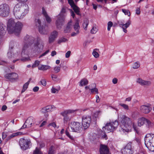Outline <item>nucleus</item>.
I'll list each match as a JSON object with an SVG mask.
<instances>
[{"mask_svg": "<svg viewBox=\"0 0 154 154\" xmlns=\"http://www.w3.org/2000/svg\"><path fill=\"white\" fill-rule=\"evenodd\" d=\"M34 39L30 37L29 35H26L24 38L23 45V47L21 55L23 57L21 59L23 61L29 60L28 57L30 53L36 52L38 49H42L44 46L43 41L39 37L36 38V42L33 44Z\"/></svg>", "mask_w": 154, "mask_h": 154, "instance_id": "f257e3e1", "label": "nucleus"}, {"mask_svg": "<svg viewBox=\"0 0 154 154\" xmlns=\"http://www.w3.org/2000/svg\"><path fill=\"white\" fill-rule=\"evenodd\" d=\"M29 10V7L27 5L25 4L22 5L20 3H18L14 7L13 13L16 19H20L28 13Z\"/></svg>", "mask_w": 154, "mask_h": 154, "instance_id": "f03ea898", "label": "nucleus"}, {"mask_svg": "<svg viewBox=\"0 0 154 154\" xmlns=\"http://www.w3.org/2000/svg\"><path fill=\"white\" fill-rule=\"evenodd\" d=\"M23 25L19 22L16 23L13 19H9L7 24V29L10 34L14 33L16 35H18L20 33Z\"/></svg>", "mask_w": 154, "mask_h": 154, "instance_id": "7ed1b4c3", "label": "nucleus"}, {"mask_svg": "<svg viewBox=\"0 0 154 154\" xmlns=\"http://www.w3.org/2000/svg\"><path fill=\"white\" fill-rule=\"evenodd\" d=\"M119 120L121 122V130L123 132L129 131L131 129L132 125L131 120L128 117L123 114H120L118 116Z\"/></svg>", "mask_w": 154, "mask_h": 154, "instance_id": "20e7f679", "label": "nucleus"}, {"mask_svg": "<svg viewBox=\"0 0 154 154\" xmlns=\"http://www.w3.org/2000/svg\"><path fill=\"white\" fill-rule=\"evenodd\" d=\"M118 125V121H115L114 122L107 123L105 126L103 127L102 131H100L99 134L102 138L107 139V135L106 134V132L112 131L116 129Z\"/></svg>", "mask_w": 154, "mask_h": 154, "instance_id": "39448f33", "label": "nucleus"}, {"mask_svg": "<svg viewBox=\"0 0 154 154\" xmlns=\"http://www.w3.org/2000/svg\"><path fill=\"white\" fill-rule=\"evenodd\" d=\"M145 143L149 150L154 152V134H147L145 139Z\"/></svg>", "mask_w": 154, "mask_h": 154, "instance_id": "423d86ee", "label": "nucleus"}, {"mask_svg": "<svg viewBox=\"0 0 154 154\" xmlns=\"http://www.w3.org/2000/svg\"><path fill=\"white\" fill-rule=\"evenodd\" d=\"M66 11V8L64 7L62 8L60 14L57 16V19L55 24L57 28L60 29L61 28L64 21Z\"/></svg>", "mask_w": 154, "mask_h": 154, "instance_id": "0eeeda50", "label": "nucleus"}, {"mask_svg": "<svg viewBox=\"0 0 154 154\" xmlns=\"http://www.w3.org/2000/svg\"><path fill=\"white\" fill-rule=\"evenodd\" d=\"M70 127L72 132L80 133L83 130L82 124L77 122H72L70 123Z\"/></svg>", "mask_w": 154, "mask_h": 154, "instance_id": "6e6552de", "label": "nucleus"}, {"mask_svg": "<svg viewBox=\"0 0 154 154\" xmlns=\"http://www.w3.org/2000/svg\"><path fill=\"white\" fill-rule=\"evenodd\" d=\"M9 11V7L7 4H4L0 5V16L6 17L8 15Z\"/></svg>", "mask_w": 154, "mask_h": 154, "instance_id": "1a4fd4ad", "label": "nucleus"}, {"mask_svg": "<svg viewBox=\"0 0 154 154\" xmlns=\"http://www.w3.org/2000/svg\"><path fill=\"white\" fill-rule=\"evenodd\" d=\"M122 154H133L134 150L131 143H128L126 146L121 150Z\"/></svg>", "mask_w": 154, "mask_h": 154, "instance_id": "9d476101", "label": "nucleus"}, {"mask_svg": "<svg viewBox=\"0 0 154 154\" xmlns=\"http://www.w3.org/2000/svg\"><path fill=\"white\" fill-rule=\"evenodd\" d=\"M30 142L27 140L21 138L19 141V144L21 149L26 150L29 147Z\"/></svg>", "mask_w": 154, "mask_h": 154, "instance_id": "9b49d317", "label": "nucleus"}, {"mask_svg": "<svg viewBox=\"0 0 154 154\" xmlns=\"http://www.w3.org/2000/svg\"><path fill=\"white\" fill-rule=\"evenodd\" d=\"M58 32L54 30L51 32L48 38V42L49 44L53 43L57 38Z\"/></svg>", "mask_w": 154, "mask_h": 154, "instance_id": "f8f14e48", "label": "nucleus"}, {"mask_svg": "<svg viewBox=\"0 0 154 154\" xmlns=\"http://www.w3.org/2000/svg\"><path fill=\"white\" fill-rule=\"evenodd\" d=\"M152 109L149 104L142 105L140 107V111L144 113H148Z\"/></svg>", "mask_w": 154, "mask_h": 154, "instance_id": "ddd939ff", "label": "nucleus"}, {"mask_svg": "<svg viewBox=\"0 0 154 154\" xmlns=\"http://www.w3.org/2000/svg\"><path fill=\"white\" fill-rule=\"evenodd\" d=\"M118 23L120 26V27L122 28L124 32L126 33L127 31L126 29L131 25V21L130 20H128L125 24H124V23L122 21H118Z\"/></svg>", "mask_w": 154, "mask_h": 154, "instance_id": "4468645a", "label": "nucleus"}, {"mask_svg": "<svg viewBox=\"0 0 154 154\" xmlns=\"http://www.w3.org/2000/svg\"><path fill=\"white\" fill-rule=\"evenodd\" d=\"M18 75L14 72L7 74L5 75V78L9 79L12 80L13 81H15L16 79H18Z\"/></svg>", "mask_w": 154, "mask_h": 154, "instance_id": "2eb2a0df", "label": "nucleus"}, {"mask_svg": "<svg viewBox=\"0 0 154 154\" xmlns=\"http://www.w3.org/2000/svg\"><path fill=\"white\" fill-rule=\"evenodd\" d=\"M55 109V107L54 106L48 105L42 108L41 111L42 113H45L51 112Z\"/></svg>", "mask_w": 154, "mask_h": 154, "instance_id": "dca6fc26", "label": "nucleus"}, {"mask_svg": "<svg viewBox=\"0 0 154 154\" xmlns=\"http://www.w3.org/2000/svg\"><path fill=\"white\" fill-rule=\"evenodd\" d=\"M100 154H109V149L106 145H101L100 149Z\"/></svg>", "mask_w": 154, "mask_h": 154, "instance_id": "f3484780", "label": "nucleus"}, {"mask_svg": "<svg viewBox=\"0 0 154 154\" xmlns=\"http://www.w3.org/2000/svg\"><path fill=\"white\" fill-rule=\"evenodd\" d=\"M35 119L32 116L28 117L26 120L25 123L28 124V127H30L32 126V124L35 123Z\"/></svg>", "mask_w": 154, "mask_h": 154, "instance_id": "a211bd4d", "label": "nucleus"}, {"mask_svg": "<svg viewBox=\"0 0 154 154\" xmlns=\"http://www.w3.org/2000/svg\"><path fill=\"white\" fill-rule=\"evenodd\" d=\"M39 32L41 34H47L48 33V27L46 26H42L38 28Z\"/></svg>", "mask_w": 154, "mask_h": 154, "instance_id": "6ab92c4d", "label": "nucleus"}, {"mask_svg": "<svg viewBox=\"0 0 154 154\" xmlns=\"http://www.w3.org/2000/svg\"><path fill=\"white\" fill-rule=\"evenodd\" d=\"M42 13L45 17L48 23H50L51 21V18L48 16L44 8H42Z\"/></svg>", "mask_w": 154, "mask_h": 154, "instance_id": "aec40b11", "label": "nucleus"}, {"mask_svg": "<svg viewBox=\"0 0 154 154\" xmlns=\"http://www.w3.org/2000/svg\"><path fill=\"white\" fill-rule=\"evenodd\" d=\"M72 23V20H71L68 23L67 25L64 30V33H68L70 32L71 30Z\"/></svg>", "mask_w": 154, "mask_h": 154, "instance_id": "412c9836", "label": "nucleus"}, {"mask_svg": "<svg viewBox=\"0 0 154 154\" xmlns=\"http://www.w3.org/2000/svg\"><path fill=\"white\" fill-rule=\"evenodd\" d=\"M78 110H65L63 112H61L60 113V115L64 117L67 116V115L70 113H73L76 111Z\"/></svg>", "mask_w": 154, "mask_h": 154, "instance_id": "4be33fe9", "label": "nucleus"}, {"mask_svg": "<svg viewBox=\"0 0 154 154\" xmlns=\"http://www.w3.org/2000/svg\"><path fill=\"white\" fill-rule=\"evenodd\" d=\"M145 121H146V119L143 117L139 119L137 122L138 126L141 127L145 123Z\"/></svg>", "mask_w": 154, "mask_h": 154, "instance_id": "5701e85b", "label": "nucleus"}, {"mask_svg": "<svg viewBox=\"0 0 154 154\" xmlns=\"http://www.w3.org/2000/svg\"><path fill=\"white\" fill-rule=\"evenodd\" d=\"M88 83V80L86 78L82 79L79 82V85L81 86L87 85Z\"/></svg>", "mask_w": 154, "mask_h": 154, "instance_id": "b1692460", "label": "nucleus"}, {"mask_svg": "<svg viewBox=\"0 0 154 154\" xmlns=\"http://www.w3.org/2000/svg\"><path fill=\"white\" fill-rule=\"evenodd\" d=\"M91 117L89 116H82V121H84V120L86 122H91Z\"/></svg>", "mask_w": 154, "mask_h": 154, "instance_id": "393cba45", "label": "nucleus"}, {"mask_svg": "<svg viewBox=\"0 0 154 154\" xmlns=\"http://www.w3.org/2000/svg\"><path fill=\"white\" fill-rule=\"evenodd\" d=\"M51 67L48 65H41L38 67V69L42 70H45L48 69H50Z\"/></svg>", "mask_w": 154, "mask_h": 154, "instance_id": "a878e982", "label": "nucleus"}, {"mask_svg": "<svg viewBox=\"0 0 154 154\" xmlns=\"http://www.w3.org/2000/svg\"><path fill=\"white\" fill-rule=\"evenodd\" d=\"M21 133L19 132H17L13 133L11 135L8 136L7 138V140H10L11 138L15 137L17 136L21 135Z\"/></svg>", "mask_w": 154, "mask_h": 154, "instance_id": "bb28decb", "label": "nucleus"}, {"mask_svg": "<svg viewBox=\"0 0 154 154\" xmlns=\"http://www.w3.org/2000/svg\"><path fill=\"white\" fill-rule=\"evenodd\" d=\"M75 13L78 15H80V8L77 6L75 5L71 7Z\"/></svg>", "mask_w": 154, "mask_h": 154, "instance_id": "cd10ccee", "label": "nucleus"}, {"mask_svg": "<svg viewBox=\"0 0 154 154\" xmlns=\"http://www.w3.org/2000/svg\"><path fill=\"white\" fill-rule=\"evenodd\" d=\"M91 122H86L85 121H82V126H83L84 129H86L90 126Z\"/></svg>", "mask_w": 154, "mask_h": 154, "instance_id": "c85d7f7f", "label": "nucleus"}, {"mask_svg": "<svg viewBox=\"0 0 154 154\" xmlns=\"http://www.w3.org/2000/svg\"><path fill=\"white\" fill-rule=\"evenodd\" d=\"M89 21L88 20L85 19L84 20V22L83 24V26L84 29L85 30H86L87 29V26L88 25Z\"/></svg>", "mask_w": 154, "mask_h": 154, "instance_id": "c756f323", "label": "nucleus"}, {"mask_svg": "<svg viewBox=\"0 0 154 154\" xmlns=\"http://www.w3.org/2000/svg\"><path fill=\"white\" fill-rule=\"evenodd\" d=\"M5 32L4 29V25L2 23L0 22V35L3 34Z\"/></svg>", "mask_w": 154, "mask_h": 154, "instance_id": "7c9ffc66", "label": "nucleus"}, {"mask_svg": "<svg viewBox=\"0 0 154 154\" xmlns=\"http://www.w3.org/2000/svg\"><path fill=\"white\" fill-rule=\"evenodd\" d=\"M68 41V39L66 38L62 37L59 38L57 41V43L59 44H60L61 43L65 42Z\"/></svg>", "mask_w": 154, "mask_h": 154, "instance_id": "2f4dec72", "label": "nucleus"}, {"mask_svg": "<svg viewBox=\"0 0 154 154\" xmlns=\"http://www.w3.org/2000/svg\"><path fill=\"white\" fill-rule=\"evenodd\" d=\"M145 124L147 127L149 128L151 127L152 124L151 122L149 120L146 119V121H145Z\"/></svg>", "mask_w": 154, "mask_h": 154, "instance_id": "473e14b6", "label": "nucleus"}, {"mask_svg": "<svg viewBox=\"0 0 154 154\" xmlns=\"http://www.w3.org/2000/svg\"><path fill=\"white\" fill-rule=\"evenodd\" d=\"M29 85V82H27L23 86V89L21 91V93H23V92H24L27 89Z\"/></svg>", "mask_w": 154, "mask_h": 154, "instance_id": "72a5a7b5", "label": "nucleus"}, {"mask_svg": "<svg viewBox=\"0 0 154 154\" xmlns=\"http://www.w3.org/2000/svg\"><path fill=\"white\" fill-rule=\"evenodd\" d=\"M74 28L75 31H77L78 30H79L80 28L79 25V22L78 21L76 22L74 26Z\"/></svg>", "mask_w": 154, "mask_h": 154, "instance_id": "f704fd0d", "label": "nucleus"}, {"mask_svg": "<svg viewBox=\"0 0 154 154\" xmlns=\"http://www.w3.org/2000/svg\"><path fill=\"white\" fill-rule=\"evenodd\" d=\"M54 147L51 146L49 148L48 154H54Z\"/></svg>", "mask_w": 154, "mask_h": 154, "instance_id": "c9c22d12", "label": "nucleus"}, {"mask_svg": "<svg viewBox=\"0 0 154 154\" xmlns=\"http://www.w3.org/2000/svg\"><path fill=\"white\" fill-rule=\"evenodd\" d=\"M35 25L38 27V29L40 26H41V21L39 19L35 20Z\"/></svg>", "mask_w": 154, "mask_h": 154, "instance_id": "e433bc0d", "label": "nucleus"}, {"mask_svg": "<svg viewBox=\"0 0 154 154\" xmlns=\"http://www.w3.org/2000/svg\"><path fill=\"white\" fill-rule=\"evenodd\" d=\"M98 30V28L94 26L91 30V34H95Z\"/></svg>", "mask_w": 154, "mask_h": 154, "instance_id": "4c0bfd02", "label": "nucleus"}, {"mask_svg": "<svg viewBox=\"0 0 154 154\" xmlns=\"http://www.w3.org/2000/svg\"><path fill=\"white\" fill-rule=\"evenodd\" d=\"M143 82L142 86H150L151 84V82L149 81L144 80Z\"/></svg>", "mask_w": 154, "mask_h": 154, "instance_id": "58836bf2", "label": "nucleus"}, {"mask_svg": "<svg viewBox=\"0 0 154 154\" xmlns=\"http://www.w3.org/2000/svg\"><path fill=\"white\" fill-rule=\"evenodd\" d=\"M17 55H16V54H12V53L11 52H9L8 53V58H12V57H17Z\"/></svg>", "mask_w": 154, "mask_h": 154, "instance_id": "ea45409f", "label": "nucleus"}, {"mask_svg": "<svg viewBox=\"0 0 154 154\" xmlns=\"http://www.w3.org/2000/svg\"><path fill=\"white\" fill-rule=\"evenodd\" d=\"M140 66V64L138 62L135 63L133 65V68L134 69H137Z\"/></svg>", "mask_w": 154, "mask_h": 154, "instance_id": "a19ab883", "label": "nucleus"}, {"mask_svg": "<svg viewBox=\"0 0 154 154\" xmlns=\"http://www.w3.org/2000/svg\"><path fill=\"white\" fill-rule=\"evenodd\" d=\"M119 105L121 106L125 110H128L129 109L128 106L127 104L120 103L119 104Z\"/></svg>", "mask_w": 154, "mask_h": 154, "instance_id": "79ce46f5", "label": "nucleus"}, {"mask_svg": "<svg viewBox=\"0 0 154 154\" xmlns=\"http://www.w3.org/2000/svg\"><path fill=\"white\" fill-rule=\"evenodd\" d=\"M33 154H42L40 150L37 147L33 152Z\"/></svg>", "mask_w": 154, "mask_h": 154, "instance_id": "37998d69", "label": "nucleus"}, {"mask_svg": "<svg viewBox=\"0 0 154 154\" xmlns=\"http://www.w3.org/2000/svg\"><path fill=\"white\" fill-rule=\"evenodd\" d=\"M143 80L140 78H138L137 80V82L141 85H142L143 83Z\"/></svg>", "mask_w": 154, "mask_h": 154, "instance_id": "c03bdc74", "label": "nucleus"}, {"mask_svg": "<svg viewBox=\"0 0 154 154\" xmlns=\"http://www.w3.org/2000/svg\"><path fill=\"white\" fill-rule=\"evenodd\" d=\"M113 23L111 21H109L107 23V30L108 31H110L111 27L112 26Z\"/></svg>", "mask_w": 154, "mask_h": 154, "instance_id": "a18cd8bd", "label": "nucleus"}, {"mask_svg": "<svg viewBox=\"0 0 154 154\" xmlns=\"http://www.w3.org/2000/svg\"><path fill=\"white\" fill-rule=\"evenodd\" d=\"M90 90H91V93L95 92L96 94H97L98 93V89L95 87L91 88Z\"/></svg>", "mask_w": 154, "mask_h": 154, "instance_id": "49530a36", "label": "nucleus"}, {"mask_svg": "<svg viewBox=\"0 0 154 154\" xmlns=\"http://www.w3.org/2000/svg\"><path fill=\"white\" fill-rule=\"evenodd\" d=\"M40 63V62L39 61H35L34 63L32 65V68H35L38 66Z\"/></svg>", "mask_w": 154, "mask_h": 154, "instance_id": "de8ad7c7", "label": "nucleus"}, {"mask_svg": "<svg viewBox=\"0 0 154 154\" xmlns=\"http://www.w3.org/2000/svg\"><path fill=\"white\" fill-rule=\"evenodd\" d=\"M54 70L56 73L59 72L60 70V67L59 66H55L54 68Z\"/></svg>", "mask_w": 154, "mask_h": 154, "instance_id": "09e8293b", "label": "nucleus"}, {"mask_svg": "<svg viewBox=\"0 0 154 154\" xmlns=\"http://www.w3.org/2000/svg\"><path fill=\"white\" fill-rule=\"evenodd\" d=\"M92 54L96 58H97L99 57V55L98 53L96 51H94L92 53Z\"/></svg>", "mask_w": 154, "mask_h": 154, "instance_id": "8fccbe9b", "label": "nucleus"}, {"mask_svg": "<svg viewBox=\"0 0 154 154\" xmlns=\"http://www.w3.org/2000/svg\"><path fill=\"white\" fill-rule=\"evenodd\" d=\"M51 78L53 80L55 81H57L58 80V79H57V76L54 74L51 75Z\"/></svg>", "mask_w": 154, "mask_h": 154, "instance_id": "3c124183", "label": "nucleus"}, {"mask_svg": "<svg viewBox=\"0 0 154 154\" xmlns=\"http://www.w3.org/2000/svg\"><path fill=\"white\" fill-rule=\"evenodd\" d=\"M70 118L67 116L64 117L63 120L64 123H66L68 121H69Z\"/></svg>", "mask_w": 154, "mask_h": 154, "instance_id": "603ef678", "label": "nucleus"}, {"mask_svg": "<svg viewBox=\"0 0 154 154\" xmlns=\"http://www.w3.org/2000/svg\"><path fill=\"white\" fill-rule=\"evenodd\" d=\"M122 11L124 12L125 15H127L128 16L130 15V13L128 10L125 9H122Z\"/></svg>", "mask_w": 154, "mask_h": 154, "instance_id": "864d4df0", "label": "nucleus"}, {"mask_svg": "<svg viewBox=\"0 0 154 154\" xmlns=\"http://www.w3.org/2000/svg\"><path fill=\"white\" fill-rule=\"evenodd\" d=\"M68 2L71 7L75 5L73 0H68Z\"/></svg>", "mask_w": 154, "mask_h": 154, "instance_id": "5fc2aeb1", "label": "nucleus"}, {"mask_svg": "<svg viewBox=\"0 0 154 154\" xmlns=\"http://www.w3.org/2000/svg\"><path fill=\"white\" fill-rule=\"evenodd\" d=\"M41 84L44 86H45L46 85V82L45 79H42L40 81Z\"/></svg>", "mask_w": 154, "mask_h": 154, "instance_id": "6e6d98bb", "label": "nucleus"}, {"mask_svg": "<svg viewBox=\"0 0 154 154\" xmlns=\"http://www.w3.org/2000/svg\"><path fill=\"white\" fill-rule=\"evenodd\" d=\"M66 134L69 138L72 140H73V138L69 134V132L66 130Z\"/></svg>", "mask_w": 154, "mask_h": 154, "instance_id": "4d7b16f0", "label": "nucleus"}, {"mask_svg": "<svg viewBox=\"0 0 154 154\" xmlns=\"http://www.w3.org/2000/svg\"><path fill=\"white\" fill-rule=\"evenodd\" d=\"M76 31V32H73L72 33V34L71 35L72 36H75L79 33V30H78L77 31Z\"/></svg>", "mask_w": 154, "mask_h": 154, "instance_id": "13d9d810", "label": "nucleus"}, {"mask_svg": "<svg viewBox=\"0 0 154 154\" xmlns=\"http://www.w3.org/2000/svg\"><path fill=\"white\" fill-rule=\"evenodd\" d=\"M51 92L53 93H57L58 91V90L57 89L54 88L52 87L51 89Z\"/></svg>", "mask_w": 154, "mask_h": 154, "instance_id": "bf43d9fd", "label": "nucleus"}, {"mask_svg": "<svg viewBox=\"0 0 154 154\" xmlns=\"http://www.w3.org/2000/svg\"><path fill=\"white\" fill-rule=\"evenodd\" d=\"M71 54V51H68L65 54V57L66 58H68L69 57Z\"/></svg>", "mask_w": 154, "mask_h": 154, "instance_id": "052dcab7", "label": "nucleus"}, {"mask_svg": "<svg viewBox=\"0 0 154 154\" xmlns=\"http://www.w3.org/2000/svg\"><path fill=\"white\" fill-rule=\"evenodd\" d=\"M50 126H52L54 128L57 127V125L56 123L54 122H53L51 123L50 124L48 125V126L49 127Z\"/></svg>", "mask_w": 154, "mask_h": 154, "instance_id": "680f3d73", "label": "nucleus"}, {"mask_svg": "<svg viewBox=\"0 0 154 154\" xmlns=\"http://www.w3.org/2000/svg\"><path fill=\"white\" fill-rule=\"evenodd\" d=\"M49 52V50H48L46 51L44 53H43L41 55H40V56L39 57V58H40L45 55L46 54H48Z\"/></svg>", "mask_w": 154, "mask_h": 154, "instance_id": "e2e57ef3", "label": "nucleus"}, {"mask_svg": "<svg viewBox=\"0 0 154 154\" xmlns=\"http://www.w3.org/2000/svg\"><path fill=\"white\" fill-rule=\"evenodd\" d=\"M95 97L96 98V102L97 103H99L100 100V98H99V96L97 95H96Z\"/></svg>", "mask_w": 154, "mask_h": 154, "instance_id": "0e129e2a", "label": "nucleus"}, {"mask_svg": "<svg viewBox=\"0 0 154 154\" xmlns=\"http://www.w3.org/2000/svg\"><path fill=\"white\" fill-rule=\"evenodd\" d=\"M140 13V8H138L136 10V14L137 15H139Z\"/></svg>", "mask_w": 154, "mask_h": 154, "instance_id": "69168bd1", "label": "nucleus"}, {"mask_svg": "<svg viewBox=\"0 0 154 154\" xmlns=\"http://www.w3.org/2000/svg\"><path fill=\"white\" fill-rule=\"evenodd\" d=\"M39 88L38 87L36 86L34 87L33 89V91L35 92H37L38 91Z\"/></svg>", "mask_w": 154, "mask_h": 154, "instance_id": "338daca9", "label": "nucleus"}, {"mask_svg": "<svg viewBox=\"0 0 154 154\" xmlns=\"http://www.w3.org/2000/svg\"><path fill=\"white\" fill-rule=\"evenodd\" d=\"M70 11L71 16L73 17V18H74L75 16V14L74 12L72 9L70 10Z\"/></svg>", "mask_w": 154, "mask_h": 154, "instance_id": "774afa93", "label": "nucleus"}]
</instances>
